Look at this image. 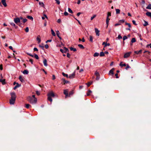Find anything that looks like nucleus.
<instances>
[{
  "mask_svg": "<svg viewBox=\"0 0 151 151\" xmlns=\"http://www.w3.org/2000/svg\"><path fill=\"white\" fill-rule=\"evenodd\" d=\"M11 99L9 100V103L10 104H14L15 101L16 96L14 92H12L10 93Z\"/></svg>",
  "mask_w": 151,
  "mask_h": 151,
  "instance_id": "f257e3e1",
  "label": "nucleus"
},
{
  "mask_svg": "<svg viewBox=\"0 0 151 151\" xmlns=\"http://www.w3.org/2000/svg\"><path fill=\"white\" fill-rule=\"evenodd\" d=\"M47 99L48 100L50 101L51 102H52V97H54L55 94L52 91H51L49 92L47 94Z\"/></svg>",
  "mask_w": 151,
  "mask_h": 151,
  "instance_id": "f03ea898",
  "label": "nucleus"
},
{
  "mask_svg": "<svg viewBox=\"0 0 151 151\" xmlns=\"http://www.w3.org/2000/svg\"><path fill=\"white\" fill-rule=\"evenodd\" d=\"M28 101L31 104H35L37 101V99H33L31 96H29L27 98Z\"/></svg>",
  "mask_w": 151,
  "mask_h": 151,
  "instance_id": "7ed1b4c3",
  "label": "nucleus"
},
{
  "mask_svg": "<svg viewBox=\"0 0 151 151\" xmlns=\"http://www.w3.org/2000/svg\"><path fill=\"white\" fill-rule=\"evenodd\" d=\"M14 22L16 24L20 22V19L19 17H17L14 18Z\"/></svg>",
  "mask_w": 151,
  "mask_h": 151,
  "instance_id": "20e7f679",
  "label": "nucleus"
},
{
  "mask_svg": "<svg viewBox=\"0 0 151 151\" xmlns=\"http://www.w3.org/2000/svg\"><path fill=\"white\" fill-rule=\"evenodd\" d=\"M95 74L96 76V80H98L100 78V75L99 73L96 71L95 73Z\"/></svg>",
  "mask_w": 151,
  "mask_h": 151,
  "instance_id": "39448f33",
  "label": "nucleus"
},
{
  "mask_svg": "<svg viewBox=\"0 0 151 151\" xmlns=\"http://www.w3.org/2000/svg\"><path fill=\"white\" fill-rule=\"evenodd\" d=\"M131 52H127L125 53L124 56V58H127L129 57L130 56V54H131Z\"/></svg>",
  "mask_w": 151,
  "mask_h": 151,
  "instance_id": "423d86ee",
  "label": "nucleus"
},
{
  "mask_svg": "<svg viewBox=\"0 0 151 151\" xmlns=\"http://www.w3.org/2000/svg\"><path fill=\"white\" fill-rule=\"evenodd\" d=\"M75 75V72H74L73 73L70 75L69 76L68 78L70 79H72L74 78Z\"/></svg>",
  "mask_w": 151,
  "mask_h": 151,
  "instance_id": "0eeeda50",
  "label": "nucleus"
},
{
  "mask_svg": "<svg viewBox=\"0 0 151 151\" xmlns=\"http://www.w3.org/2000/svg\"><path fill=\"white\" fill-rule=\"evenodd\" d=\"M64 93L65 95V97H67L69 96L68 91V90H65L64 91Z\"/></svg>",
  "mask_w": 151,
  "mask_h": 151,
  "instance_id": "6e6552de",
  "label": "nucleus"
},
{
  "mask_svg": "<svg viewBox=\"0 0 151 151\" xmlns=\"http://www.w3.org/2000/svg\"><path fill=\"white\" fill-rule=\"evenodd\" d=\"M95 32L96 33V35L98 36H99V31L98 29L97 28H95Z\"/></svg>",
  "mask_w": 151,
  "mask_h": 151,
  "instance_id": "1a4fd4ad",
  "label": "nucleus"
},
{
  "mask_svg": "<svg viewBox=\"0 0 151 151\" xmlns=\"http://www.w3.org/2000/svg\"><path fill=\"white\" fill-rule=\"evenodd\" d=\"M1 2L4 7L7 6V4L6 2V0H1Z\"/></svg>",
  "mask_w": 151,
  "mask_h": 151,
  "instance_id": "9d476101",
  "label": "nucleus"
},
{
  "mask_svg": "<svg viewBox=\"0 0 151 151\" xmlns=\"http://www.w3.org/2000/svg\"><path fill=\"white\" fill-rule=\"evenodd\" d=\"M102 45H104V47H106L107 46H109L110 45V44L109 43H107L106 42H103Z\"/></svg>",
  "mask_w": 151,
  "mask_h": 151,
  "instance_id": "9b49d317",
  "label": "nucleus"
},
{
  "mask_svg": "<svg viewBox=\"0 0 151 151\" xmlns=\"http://www.w3.org/2000/svg\"><path fill=\"white\" fill-rule=\"evenodd\" d=\"M0 82H1L3 85H4L6 84L5 80V79H0Z\"/></svg>",
  "mask_w": 151,
  "mask_h": 151,
  "instance_id": "f8f14e48",
  "label": "nucleus"
},
{
  "mask_svg": "<svg viewBox=\"0 0 151 151\" xmlns=\"http://www.w3.org/2000/svg\"><path fill=\"white\" fill-rule=\"evenodd\" d=\"M19 79L22 82H24V80L22 76H19Z\"/></svg>",
  "mask_w": 151,
  "mask_h": 151,
  "instance_id": "ddd939ff",
  "label": "nucleus"
},
{
  "mask_svg": "<svg viewBox=\"0 0 151 151\" xmlns=\"http://www.w3.org/2000/svg\"><path fill=\"white\" fill-rule=\"evenodd\" d=\"M62 80L63 81V84H65L66 83H69V81H67V80H65V79H64V78H63L62 79Z\"/></svg>",
  "mask_w": 151,
  "mask_h": 151,
  "instance_id": "4468645a",
  "label": "nucleus"
},
{
  "mask_svg": "<svg viewBox=\"0 0 151 151\" xmlns=\"http://www.w3.org/2000/svg\"><path fill=\"white\" fill-rule=\"evenodd\" d=\"M43 63L44 64V65L45 66H47V61L46 59H44L43 61Z\"/></svg>",
  "mask_w": 151,
  "mask_h": 151,
  "instance_id": "2eb2a0df",
  "label": "nucleus"
},
{
  "mask_svg": "<svg viewBox=\"0 0 151 151\" xmlns=\"http://www.w3.org/2000/svg\"><path fill=\"white\" fill-rule=\"evenodd\" d=\"M109 17H107L106 19V24L107 25V27H108L109 24V21L110 19L109 18Z\"/></svg>",
  "mask_w": 151,
  "mask_h": 151,
  "instance_id": "dca6fc26",
  "label": "nucleus"
},
{
  "mask_svg": "<svg viewBox=\"0 0 151 151\" xmlns=\"http://www.w3.org/2000/svg\"><path fill=\"white\" fill-rule=\"evenodd\" d=\"M59 35H60V32L58 31L57 32L56 35H57V36L59 37V38L60 40H61L62 39V38L61 37H60V36Z\"/></svg>",
  "mask_w": 151,
  "mask_h": 151,
  "instance_id": "f3484780",
  "label": "nucleus"
},
{
  "mask_svg": "<svg viewBox=\"0 0 151 151\" xmlns=\"http://www.w3.org/2000/svg\"><path fill=\"white\" fill-rule=\"evenodd\" d=\"M114 68H112L111 70L109 71V74H114Z\"/></svg>",
  "mask_w": 151,
  "mask_h": 151,
  "instance_id": "a211bd4d",
  "label": "nucleus"
},
{
  "mask_svg": "<svg viewBox=\"0 0 151 151\" xmlns=\"http://www.w3.org/2000/svg\"><path fill=\"white\" fill-rule=\"evenodd\" d=\"M28 73V71L27 70H24L23 72V73L24 74H27Z\"/></svg>",
  "mask_w": 151,
  "mask_h": 151,
  "instance_id": "6ab92c4d",
  "label": "nucleus"
},
{
  "mask_svg": "<svg viewBox=\"0 0 151 151\" xmlns=\"http://www.w3.org/2000/svg\"><path fill=\"white\" fill-rule=\"evenodd\" d=\"M146 14L147 16L151 17V12H148L146 13Z\"/></svg>",
  "mask_w": 151,
  "mask_h": 151,
  "instance_id": "aec40b11",
  "label": "nucleus"
},
{
  "mask_svg": "<svg viewBox=\"0 0 151 151\" xmlns=\"http://www.w3.org/2000/svg\"><path fill=\"white\" fill-rule=\"evenodd\" d=\"M92 93V91H91V90H89L88 91L87 93V95L88 96H89Z\"/></svg>",
  "mask_w": 151,
  "mask_h": 151,
  "instance_id": "412c9836",
  "label": "nucleus"
},
{
  "mask_svg": "<svg viewBox=\"0 0 151 151\" xmlns=\"http://www.w3.org/2000/svg\"><path fill=\"white\" fill-rule=\"evenodd\" d=\"M27 17L30 20H33V19L32 17L30 16H27Z\"/></svg>",
  "mask_w": 151,
  "mask_h": 151,
  "instance_id": "4be33fe9",
  "label": "nucleus"
},
{
  "mask_svg": "<svg viewBox=\"0 0 151 151\" xmlns=\"http://www.w3.org/2000/svg\"><path fill=\"white\" fill-rule=\"evenodd\" d=\"M70 50L71 51H73L74 52H75L76 51V48H73L72 47H71L70 48Z\"/></svg>",
  "mask_w": 151,
  "mask_h": 151,
  "instance_id": "5701e85b",
  "label": "nucleus"
},
{
  "mask_svg": "<svg viewBox=\"0 0 151 151\" xmlns=\"http://www.w3.org/2000/svg\"><path fill=\"white\" fill-rule=\"evenodd\" d=\"M31 107V106L29 104H25V107L27 109H28L30 107Z\"/></svg>",
  "mask_w": 151,
  "mask_h": 151,
  "instance_id": "b1692460",
  "label": "nucleus"
},
{
  "mask_svg": "<svg viewBox=\"0 0 151 151\" xmlns=\"http://www.w3.org/2000/svg\"><path fill=\"white\" fill-rule=\"evenodd\" d=\"M144 23L143 24V25L145 26H147L148 25V22L145 20H144Z\"/></svg>",
  "mask_w": 151,
  "mask_h": 151,
  "instance_id": "393cba45",
  "label": "nucleus"
},
{
  "mask_svg": "<svg viewBox=\"0 0 151 151\" xmlns=\"http://www.w3.org/2000/svg\"><path fill=\"white\" fill-rule=\"evenodd\" d=\"M146 8L148 9H151V4H149Z\"/></svg>",
  "mask_w": 151,
  "mask_h": 151,
  "instance_id": "a878e982",
  "label": "nucleus"
},
{
  "mask_svg": "<svg viewBox=\"0 0 151 151\" xmlns=\"http://www.w3.org/2000/svg\"><path fill=\"white\" fill-rule=\"evenodd\" d=\"M122 62H121L119 64V65L120 66H121L122 67L123 66H126V65L124 63L123 64H122Z\"/></svg>",
  "mask_w": 151,
  "mask_h": 151,
  "instance_id": "bb28decb",
  "label": "nucleus"
},
{
  "mask_svg": "<svg viewBox=\"0 0 151 151\" xmlns=\"http://www.w3.org/2000/svg\"><path fill=\"white\" fill-rule=\"evenodd\" d=\"M93 37L91 35H90L89 37L90 41L91 42H93Z\"/></svg>",
  "mask_w": 151,
  "mask_h": 151,
  "instance_id": "cd10ccee",
  "label": "nucleus"
},
{
  "mask_svg": "<svg viewBox=\"0 0 151 151\" xmlns=\"http://www.w3.org/2000/svg\"><path fill=\"white\" fill-rule=\"evenodd\" d=\"M142 52V50H140L139 51H135L134 52V53H135L136 54H139L141 52Z\"/></svg>",
  "mask_w": 151,
  "mask_h": 151,
  "instance_id": "c85d7f7f",
  "label": "nucleus"
},
{
  "mask_svg": "<svg viewBox=\"0 0 151 151\" xmlns=\"http://www.w3.org/2000/svg\"><path fill=\"white\" fill-rule=\"evenodd\" d=\"M100 56L101 57L104 56V53L103 52H101L100 54Z\"/></svg>",
  "mask_w": 151,
  "mask_h": 151,
  "instance_id": "c756f323",
  "label": "nucleus"
},
{
  "mask_svg": "<svg viewBox=\"0 0 151 151\" xmlns=\"http://www.w3.org/2000/svg\"><path fill=\"white\" fill-rule=\"evenodd\" d=\"M51 31L52 32V35L53 36H55L56 35L54 31L52 29H51Z\"/></svg>",
  "mask_w": 151,
  "mask_h": 151,
  "instance_id": "7c9ffc66",
  "label": "nucleus"
},
{
  "mask_svg": "<svg viewBox=\"0 0 151 151\" xmlns=\"http://www.w3.org/2000/svg\"><path fill=\"white\" fill-rule=\"evenodd\" d=\"M78 46L81 48V49H84V47L81 44H79L78 45Z\"/></svg>",
  "mask_w": 151,
  "mask_h": 151,
  "instance_id": "2f4dec72",
  "label": "nucleus"
},
{
  "mask_svg": "<svg viewBox=\"0 0 151 151\" xmlns=\"http://www.w3.org/2000/svg\"><path fill=\"white\" fill-rule=\"evenodd\" d=\"M136 39L135 38H132V39L131 41L132 43L134 42H136Z\"/></svg>",
  "mask_w": 151,
  "mask_h": 151,
  "instance_id": "473e14b6",
  "label": "nucleus"
},
{
  "mask_svg": "<svg viewBox=\"0 0 151 151\" xmlns=\"http://www.w3.org/2000/svg\"><path fill=\"white\" fill-rule=\"evenodd\" d=\"M116 14H119L120 13V10L119 9H116Z\"/></svg>",
  "mask_w": 151,
  "mask_h": 151,
  "instance_id": "72a5a7b5",
  "label": "nucleus"
},
{
  "mask_svg": "<svg viewBox=\"0 0 151 151\" xmlns=\"http://www.w3.org/2000/svg\"><path fill=\"white\" fill-rule=\"evenodd\" d=\"M74 93V92L73 90L72 91L70 92L69 93V96H70L72 95Z\"/></svg>",
  "mask_w": 151,
  "mask_h": 151,
  "instance_id": "f704fd0d",
  "label": "nucleus"
},
{
  "mask_svg": "<svg viewBox=\"0 0 151 151\" xmlns=\"http://www.w3.org/2000/svg\"><path fill=\"white\" fill-rule=\"evenodd\" d=\"M99 53L97 52L95 53L93 55V56L95 57H97L99 56Z\"/></svg>",
  "mask_w": 151,
  "mask_h": 151,
  "instance_id": "c9c22d12",
  "label": "nucleus"
},
{
  "mask_svg": "<svg viewBox=\"0 0 151 151\" xmlns=\"http://www.w3.org/2000/svg\"><path fill=\"white\" fill-rule=\"evenodd\" d=\"M34 57L36 59H38L39 58L38 56L36 54H35Z\"/></svg>",
  "mask_w": 151,
  "mask_h": 151,
  "instance_id": "e433bc0d",
  "label": "nucleus"
},
{
  "mask_svg": "<svg viewBox=\"0 0 151 151\" xmlns=\"http://www.w3.org/2000/svg\"><path fill=\"white\" fill-rule=\"evenodd\" d=\"M68 11L70 13L72 14L73 13V11L70 8H68Z\"/></svg>",
  "mask_w": 151,
  "mask_h": 151,
  "instance_id": "4c0bfd02",
  "label": "nucleus"
},
{
  "mask_svg": "<svg viewBox=\"0 0 151 151\" xmlns=\"http://www.w3.org/2000/svg\"><path fill=\"white\" fill-rule=\"evenodd\" d=\"M64 52H66L68 51V49L65 47H64Z\"/></svg>",
  "mask_w": 151,
  "mask_h": 151,
  "instance_id": "58836bf2",
  "label": "nucleus"
},
{
  "mask_svg": "<svg viewBox=\"0 0 151 151\" xmlns=\"http://www.w3.org/2000/svg\"><path fill=\"white\" fill-rule=\"evenodd\" d=\"M92 83V82H90L87 83L86 84L88 87H89Z\"/></svg>",
  "mask_w": 151,
  "mask_h": 151,
  "instance_id": "ea45409f",
  "label": "nucleus"
},
{
  "mask_svg": "<svg viewBox=\"0 0 151 151\" xmlns=\"http://www.w3.org/2000/svg\"><path fill=\"white\" fill-rule=\"evenodd\" d=\"M37 40L38 41V43H40L41 42V39L40 38L37 37Z\"/></svg>",
  "mask_w": 151,
  "mask_h": 151,
  "instance_id": "a19ab883",
  "label": "nucleus"
},
{
  "mask_svg": "<svg viewBox=\"0 0 151 151\" xmlns=\"http://www.w3.org/2000/svg\"><path fill=\"white\" fill-rule=\"evenodd\" d=\"M62 74L63 76H64L65 77H66L67 78H68V74H65L64 73H63Z\"/></svg>",
  "mask_w": 151,
  "mask_h": 151,
  "instance_id": "79ce46f5",
  "label": "nucleus"
},
{
  "mask_svg": "<svg viewBox=\"0 0 151 151\" xmlns=\"http://www.w3.org/2000/svg\"><path fill=\"white\" fill-rule=\"evenodd\" d=\"M39 4L42 7H43L44 6V4L43 2H39Z\"/></svg>",
  "mask_w": 151,
  "mask_h": 151,
  "instance_id": "37998d69",
  "label": "nucleus"
},
{
  "mask_svg": "<svg viewBox=\"0 0 151 151\" xmlns=\"http://www.w3.org/2000/svg\"><path fill=\"white\" fill-rule=\"evenodd\" d=\"M96 16V15H93L92 17H91V20H92Z\"/></svg>",
  "mask_w": 151,
  "mask_h": 151,
  "instance_id": "c03bdc74",
  "label": "nucleus"
},
{
  "mask_svg": "<svg viewBox=\"0 0 151 151\" xmlns=\"http://www.w3.org/2000/svg\"><path fill=\"white\" fill-rule=\"evenodd\" d=\"M125 24L128 25L129 28L131 27V25L129 23H126Z\"/></svg>",
  "mask_w": 151,
  "mask_h": 151,
  "instance_id": "a18cd8bd",
  "label": "nucleus"
},
{
  "mask_svg": "<svg viewBox=\"0 0 151 151\" xmlns=\"http://www.w3.org/2000/svg\"><path fill=\"white\" fill-rule=\"evenodd\" d=\"M63 45V44L62 42H61V44L58 45V44L57 45V46L58 47H60L61 46Z\"/></svg>",
  "mask_w": 151,
  "mask_h": 151,
  "instance_id": "49530a36",
  "label": "nucleus"
},
{
  "mask_svg": "<svg viewBox=\"0 0 151 151\" xmlns=\"http://www.w3.org/2000/svg\"><path fill=\"white\" fill-rule=\"evenodd\" d=\"M111 16V13L110 12H108L107 13V17H109L110 16Z\"/></svg>",
  "mask_w": 151,
  "mask_h": 151,
  "instance_id": "de8ad7c7",
  "label": "nucleus"
},
{
  "mask_svg": "<svg viewBox=\"0 0 151 151\" xmlns=\"http://www.w3.org/2000/svg\"><path fill=\"white\" fill-rule=\"evenodd\" d=\"M27 21L26 19H23L22 20V22L24 23H25Z\"/></svg>",
  "mask_w": 151,
  "mask_h": 151,
  "instance_id": "09e8293b",
  "label": "nucleus"
},
{
  "mask_svg": "<svg viewBox=\"0 0 151 151\" xmlns=\"http://www.w3.org/2000/svg\"><path fill=\"white\" fill-rule=\"evenodd\" d=\"M29 29L28 27H27L25 29V31L26 32H29Z\"/></svg>",
  "mask_w": 151,
  "mask_h": 151,
  "instance_id": "8fccbe9b",
  "label": "nucleus"
},
{
  "mask_svg": "<svg viewBox=\"0 0 151 151\" xmlns=\"http://www.w3.org/2000/svg\"><path fill=\"white\" fill-rule=\"evenodd\" d=\"M10 24L12 26L15 27L16 25L13 22H12V23H10Z\"/></svg>",
  "mask_w": 151,
  "mask_h": 151,
  "instance_id": "3c124183",
  "label": "nucleus"
},
{
  "mask_svg": "<svg viewBox=\"0 0 151 151\" xmlns=\"http://www.w3.org/2000/svg\"><path fill=\"white\" fill-rule=\"evenodd\" d=\"M117 38L119 39H120L122 38V37L120 35H119Z\"/></svg>",
  "mask_w": 151,
  "mask_h": 151,
  "instance_id": "603ef678",
  "label": "nucleus"
},
{
  "mask_svg": "<svg viewBox=\"0 0 151 151\" xmlns=\"http://www.w3.org/2000/svg\"><path fill=\"white\" fill-rule=\"evenodd\" d=\"M56 1V3L58 4H60V2L59 0H55Z\"/></svg>",
  "mask_w": 151,
  "mask_h": 151,
  "instance_id": "864d4df0",
  "label": "nucleus"
},
{
  "mask_svg": "<svg viewBox=\"0 0 151 151\" xmlns=\"http://www.w3.org/2000/svg\"><path fill=\"white\" fill-rule=\"evenodd\" d=\"M127 36H124L123 37V40H124L126 39H127Z\"/></svg>",
  "mask_w": 151,
  "mask_h": 151,
  "instance_id": "5fc2aeb1",
  "label": "nucleus"
},
{
  "mask_svg": "<svg viewBox=\"0 0 151 151\" xmlns=\"http://www.w3.org/2000/svg\"><path fill=\"white\" fill-rule=\"evenodd\" d=\"M119 22L120 23H123L124 22V20L123 19L119 21Z\"/></svg>",
  "mask_w": 151,
  "mask_h": 151,
  "instance_id": "6e6d98bb",
  "label": "nucleus"
},
{
  "mask_svg": "<svg viewBox=\"0 0 151 151\" xmlns=\"http://www.w3.org/2000/svg\"><path fill=\"white\" fill-rule=\"evenodd\" d=\"M36 93L37 95H39L40 94V92L37 91H36Z\"/></svg>",
  "mask_w": 151,
  "mask_h": 151,
  "instance_id": "4d7b16f0",
  "label": "nucleus"
},
{
  "mask_svg": "<svg viewBox=\"0 0 151 151\" xmlns=\"http://www.w3.org/2000/svg\"><path fill=\"white\" fill-rule=\"evenodd\" d=\"M3 65L2 64H1L0 65V70H3Z\"/></svg>",
  "mask_w": 151,
  "mask_h": 151,
  "instance_id": "13d9d810",
  "label": "nucleus"
},
{
  "mask_svg": "<svg viewBox=\"0 0 151 151\" xmlns=\"http://www.w3.org/2000/svg\"><path fill=\"white\" fill-rule=\"evenodd\" d=\"M65 16H67L68 15V13L67 12H65L64 13Z\"/></svg>",
  "mask_w": 151,
  "mask_h": 151,
  "instance_id": "bf43d9fd",
  "label": "nucleus"
},
{
  "mask_svg": "<svg viewBox=\"0 0 151 151\" xmlns=\"http://www.w3.org/2000/svg\"><path fill=\"white\" fill-rule=\"evenodd\" d=\"M130 68V66H129V65L128 64H127V66H126L125 69L126 70H127L128 69V68Z\"/></svg>",
  "mask_w": 151,
  "mask_h": 151,
  "instance_id": "052dcab7",
  "label": "nucleus"
},
{
  "mask_svg": "<svg viewBox=\"0 0 151 151\" xmlns=\"http://www.w3.org/2000/svg\"><path fill=\"white\" fill-rule=\"evenodd\" d=\"M45 48L48 49L49 47V46L48 45L46 44L45 45Z\"/></svg>",
  "mask_w": 151,
  "mask_h": 151,
  "instance_id": "680f3d73",
  "label": "nucleus"
},
{
  "mask_svg": "<svg viewBox=\"0 0 151 151\" xmlns=\"http://www.w3.org/2000/svg\"><path fill=\"white\" fill-rule=\"evenodd\" d=\"M29 61L32 64H33V61L32 59H29Z\"/></svg>",
  "mask_w": 151,
  "mask_h": 151,
  "instance_id": "e2e57ef3",
  "label": "nucleus"
},
{
  "mask_svg": "<svg viewBox=\"0 0 151 151\" xmlns=\"http://www.w3.org/2000/svg\"><path fill=\"white\" fill-rule=\"evenodd\" d=\"M16 84H17V85H16V86H17V88L19 87H20L21 86V85L19 84L18 83H17Z\"/></svg>",
  "mask_w": 151,
  "mask_h": 151,
  "instance_id": "0e129e2a",
  "label": "nucleus"
},
{
  "mask_svg": "<svg viewBox=\"0 0 151 151\" xmlns=\"http://www.w3.org/2000/svg\"><path fill=\"white\" fill-rule=\"evenodd\" d=\"M57 22L58 23H60L61 22V20L60 19H58L57 21Z\"/></svg>",
  "mask_w": 151,
  "mask_h": 151,
  "instance_id": "69168bd1",
  "label": "nucleus"
},
{
  "mask_svg": "<svg viewBox=\"0 0 151 151\" xmlns=\"http://www.w3.org/2000/svg\"><path fill=\"white\" fill-rule=\"evenodd\" d=\"M52 80H55V76L54 75H52Z\"/></svg>",
  "mask_w": 151,
  "mask_h": 151,
  "instance_id": "338daca9",
  "label": "nucleus"
},
{
  "mask_svg": "<svg viewBox=\"0 0 151 151\" xmlns=\"http://www.w3.org/2000/svg\"><path fill=\"white\" fill-rule=\"evenodd\" d=\"M70 54H69V53H68L67 54V56L69 58L70 57Z\"/></svg>",
  "mask_w": 151,
  "mask_h": 151,
  "instance_id": "774afa93",
  "label": "nucleus"
}]
</instances>
